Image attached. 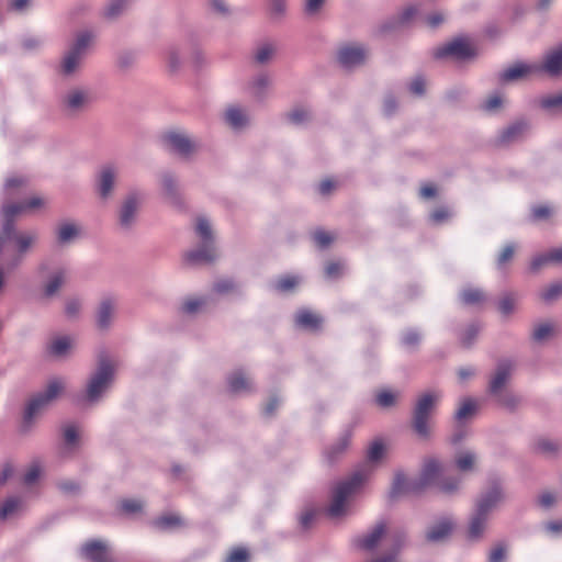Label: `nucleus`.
<instances>
[{
    "label": "nucleus",
    "mask_w": 562,
    "mask_h": 562,
    "mask_svg": "<svg viewBox=\"0 0 562 562\" xmlns=\"http://www.w3.org/2000/svg\"><path fill=\"white\" fill-rule=\"evenodd\" d=\"M553 331L552 325L544 323L538 325L532 333V338L536 341H542L547 339Z\"/></svg>",
    "instance_id": "obj_43"
},
{
    "label": "nucleus",
    "mask_w": 562,
    "mask_h": 562,
    "mask_svg": "<svg viewBox=\"0 0 562 562\" xmlns=\"http://www.w3.org/2000/svg\"><path fill=\"white\" fill-rule=\"evenodd\" d=\"M512 370L513 364L510 361H502L498 363L496 372L490 381V392L498 396L499 403L508 408H514L517 401L510 395L503 396L501 391L508 381Z\"/></svg>",
    "instance_id": "obj_11"
},
{
    "label": "nucleus",
    "mask_w": 562,
    "mask_h": 562,
    "mask_svg": "<svg viewBox=\"0 0 562 562\" xmlns=\"http://www.w3.org/2000/svg\"><path fill=\"white\" fill-rule=\"evenodd\" d=\"M514 254H515V246L513 244L506 245L503 248V250L501 251V254L498 255L497 265L498 266L505 265L514 257Z\"/></svg>",
    "instance_id": "obj_55"
},
{
    "label": "nucleus",
    "mask_w": 562,
    "mask_h": 562,
    "mask_svg": "<svg viewBox=\"0 0 562 562\" xmlns=\"http://www.w3.org/2000/svg\"><path fill=\"white\" fill-rule=\"evenodd\" d=\"M350 442V435L345 434L338 441V443L328 451V459H335L339 453L345 451Z\"/></svg>",
    "instance_id": "obj_44"
},
{
    "label": "nucleus",
    "mask_w": 562,
    "mask_h": 562,
    "mask_svg": "<svg viewBox=\"0 0 562 562\" xmlns=\"http://www.w3.org/2000/svg\"><path fill=\"white\" fill-rule=\"evenodd\" d=\"M506 555V550L503 546L495 547L488 557V562H502Z\"/></svg>",
    "instance_id": "obj_61"
},
{
    "label": "nucleus",
    "mask_w": 562,
    "mask_h": 562,
    "mask_svg": "<svg viewBox=\"0 0 562 562\" xmlns=\"http://www.w3.org/2000/svg\"><path fill=\"white\" fill-rule=\"evenodd\" d=\"M366 57V49L358 45L347 44L338 50V61L346 68L361 65Z\"/></svg>",
    "instance_id": "obj_14"
},
{
    "label": "nucleus",
    "mask_w": 562,
    "mask_h": 562,
    "mask_svg": "<svg viewBox=\"0 0 562 562\" xmlns=\"http://www.w3.org/2000/svg\"><path fill=\"white\" fill-rule=\"evenodd\" d=\"M442 473L441 464L434 458L426 459L423 465L422 474L417 481H408L402 473H396L390 496L395 498L403 494H416L430 484H437L441 491L451 493L457 490L459 482H443L440 480Z\"/></svg>",
    "instance_id": "obj_1"
},
{
    "label": "nucleus",
    "mask_w": 562,
    "mask_h": 562,
    "mask_svg": "<svg viewBox=\"0 0 562 562\" xmlns=\"http://www.w3.org/2000/svg\"><path fill=\"white\" fill-rule=\"evenodd\" d=\"M41 474L40 465L32 464L29 470L25 472L23 481L25 484H33Z\"/></svg>",
    "instance_id": "obj_56"
},
{
    "label": "nucleus",
    "mask_w": 562,
    "mask_h": 562,
    "mask_svg": "<svg viewBox=\"0 0 562 562\" xmlns=\"http://www.w3.org/2000/svg\"><path fill=\"white\" fill-rule=\"evenodd\" d=\"M475 456L472 452H462L456 457V465L460 471H469L474 467Z\"/></svg>",
    "instance_id": "obj_33"
},
{
    "label": "nucleus",
    "mask_w": 562,
    "mask_h": 562,
    "mask_svg": "<svg viewBox=\"0 0 562 562\" xmlns=\"http://www.w3.org/2000/svg\"><path fill=\"white\" fill-rule=\"evenodd\" d=\"M383 453H384V445H383L382 440L376 439L370 445L368 452H367V458L370 462H376L383 457Z\"/></svg>",
    "instance_id": "obj_36"
},
{
    "label": "nucleus",
    "mask_w": 562,
    "mask_h": 562,
    "mask_svg": "<svg viewBox=\"0 0 562 562\" xmlns=\"http://www.w3.org/2000/svg\"><path fill=\"white\" fill-rule=\"evenodd\" d=\"M503 494L498 484H493L488 492L483 494L476 503L475 514L468 530L470 539H477L483 533L488 514L501 503Z\"/></svg>",
    "instance_id": "obj_4"
},
{
    "label": "nucleus",
    "mask_w": 562,
    "mask_h": 562,
    "mask_svg": "<svg viewBox=\"0 0 562 562\" xmlns=\"http://www.w3.org/2000/svg\"><path fill=\"white\" fill-rule=\"evenodd\" d=\"M91 42L92 35L89 32L80 33L77 36L72 47L63 59L61 71L64 75H70L79 67Z\"/></svg>",
    "instance_id": "obj_10"
},
{
    "label": "nucleus",
    "mask_w": 562,
    "mask_h": 562,
    "mask_svg": "<svg viewBox=\"0 0 562 562\" xmlns=\"http://www.w3.org/2000/svg\"><path fill=\"white\" fill-rule=\"evenodd\" d=\"M503 104V100H502V97L499 94H493V95H490L485 102L483 103V109L485 111H488V112H492V111H496L497 109H499Z\"/></svg>",
    "instance_id": "obj_54"
},
{
    "label": "nucleus",
    "mask_w": 562,
    "mask_h": 562,
    "mask_svg": "<svg viewBox=\"0 0 562 562\" xmlns=\"http://www.w3.org/2000/svg\"><path fill=\"white\" fill-rule=\"evenodd\" d=\"M250 554L247 548L245 547H234L232 548L224 562H249Z\"/></svg>",
    "instance_id": "obj_30"
},
{
    "label": "nucleus",
    "mask_w": 562,
    "mask_h": 562,
    "mask_svg": "<svg viewBox=\"0 0 562 562\" xmlns=\"http://www.w3.org/2000/svg\"><path fill=\"white\" fill-rule=\"evenodd\" d=\"M114 369L105 356H100L97 372L92 375L88 387L87 397L94 401L105 390L113 379Z\"/></svg>",
    "instance_id": "obj_9"
},
{
    "label": "nucleus",
    "mask_w": 562,
    "mask_h": 562,
    "mask_svg": "<svg viewBox=\"0 0 562 562\" xmlns=\"http://www.w3.org/2000/svg\"><path fill=\"white\" fill-rule=\"evenodd\" d=\"M294 321L296 326L312 331L318 330L323 323V318L317 313L307 308L297 311Z\"/></svg>",
    "instance_id": "obj_17"
},
{
    "label": "nucleus",
    "mask_w": 562,
    "mask_h": 562,
    "mask_svg": "<svg viewBox=\"0 0 562 562\" xmlns=\"http://www.w3.org/2000/svg\"><path fill=\"white\" fill-rule=\"evenodd\" d=\"M87 101V93L82 90H72L65 98V104L67 109L71 112H76L83 108Z\"/></svg>",
    "instance_id": "obj_25"
},
{
    "label": "nucleus",
    "mask_w": 562,
    "mask_h": 562,
    "mask_svg": "<svg viewBox=\"0 0 562 562\" xmlns=\"http://www.w3.org/2000/svg\"><path fill=\"white\" fill-rule=\"evenodd\" d=\"M182 525V520L179 516L173 514H168L160 516L155 520V526L159 529H168L173 527H179Z\"/></svg>",
    "instance_id": "obj_32"
},
{
    "label": "nucleus",
    "mask_w": 562,
    "mask_h": 562,
    "mask_svg": "<svg viewBox=\"0 0 562 562\" xmlns=\"http://www.w3.org/2000/svg\"><path fill=\"white\" fill-rule=\"evenodd\" d=\"M551 214L552 210L548 205H536L531 210V215L535 221L547 220Z\"/></svg>",
    "instance_id": "obj_51"
},
{
    "label": "nucleus",
    "mask_w": 562,
    "mask_h": 562,
    "mask_svg": "<svg viewBox=\"0 0 562 562\" xmlns=\"http://www.w3.org/2000/svg\"><path fill=\"white\" fill-rule=\"evenodd\" d=\"M447 56L462 60L475 56V49L468 38L459 37L436 49L435 52L436 58H442Z\"/></svg>",
    "instance_id": "obj_12"
},
{
    "label": "nucleus",
    "mask_w": 562,
    "mask_h": 562,
    "mask_svg": "<svg viewBox=\"0 0 562 562\" xmlns=\"http://www.w3.org/2000/svg\"><path fill=\"white\" fill-rule=\"evenodd\" d=\"M138 205H139V199L136 194H132L125 200V202L121 209V212H120V224L123 227L131 226Z\"/></svg>",
    "instance_id": "obj_19"
},
{
    "label": "nucleus",
    "mask_w": 562,
    "mask_h": 562,
    "mask_svg": "<svg viewBox=\"0 0 562 562\" xmlns=\"http://www.w3.org/2000/svg\"><path fill=\"white\" fill-rule=\"evenodd\" d=\"M453 529V524L449 519H443L437 525L431 527L426 537L428 541H440L450 535Z\"/></svg>",
    "instance_id": "obj_23"
},
{
    "label": "nucleus",
    "mask_w": 562,
    "mask_h": 562,
    "mask_svg": "<svg viewBox=\"0 0 562 562\" xmlns=\"http://www.w3.org/2000/svg\"><path fill=\"white\" fill-rule=\"evenodd\" d=\"M162 139L166 146L183 156L189 155L195 149V144L179 132L166 133Z\"/></svg>",
    "instance_id": "obj_16"
},
{
    "label": "nucleus",
    "mask_w": 562,
    "mask_h": 562,
    "mask_svg": "<svg viewBox=\"0 0 562 562\" xmlns=\"http://www.w3.org/2000/svg\"><path fill=\"white\" fill-rule=\"evenodd\" d=\"M78 227L72 223H65L59 226L58 240L60 243H67L78 235Z\"/></svg>",
    "instance_id": "obj_34"
},
{
    "label": "nucleus",
    "mask_w": 562,
    "mask_h": 562,
    "mask_svg": "<svg viewBox=\"0 0 562 562\" xmlns=\"http://www.w3.org/2000/svg\"><path fill=\"white\" fill-rule=\"evenodd\" d=\"M63 390L64 384L60 380L54 379L49 381L45 392L34 396L27 403L24 412V423L31 424L33 418L55 400Z\"/></svg>",
    "instance_id": "obj_8"
},
{
    "label": "nucleus",
    "mask_w": 562,
    "mask_h": 562,
    "mask_svg": "<svg viewBox=\"0 0 562 562\" xmlns=\"http://www.w3.org/2000/svg\"><path fill=\"white\" fill-rule=\"evenodd\" d=\"M562 294V283H553L541 292V300L550 303Z\"/></svg>",
    "instance_id": "obj_37"
},
{
    "label": "nucleus",
    "mask_w": 562,
    "mask_h": 562,
    "mask_svg": "<svg viewBox=\"0 0 562 562\" xmlns=\"http://www.w3.org/2000/svg\"><path fill=\"white\" fill-rule=\"evenodd\" d=\"M14 221H10V229L5 231L7 217L1 216V231H0V254L11 244L14 245L16 256L14 257L11 266L16 267L23 259V256L36 241L37 235L35 233H19L15 231Z\"/></svg>",
    "instance_id": "obj_5"
},
{
    "label": "nucleus",
    "mask_w": 562,
    "mask_h": 562,
    "mask_svg": "<svg viewBox=\"0 0 562 562\" xmlns=\"http://www.w3.org/2000/svg\"><path fill=\"white\" fill-rule=\"evenodd\" d=\"M370 470L367 465L356 470L351 476L340 483L334 490L333 499L328 507L330 517H339L345 513L346 502L352 496L369 477Z\"/></svg>",
    "instance_id": "obj_3"
},
{
    "label": "nucleus",
    "mask_w": 562,
    "mask_h": 562,
    "mask_svg": "<svg viewBox=\"0 0 562 562\" xmlns=\"http://www.w3.org/2000/svg\"><path fill=\"white\" fill-rule=\"evenodd\" d=\"M517 299L514 294L504 295L498 304L499 312L504 315H509L516 305Z\"/></svg>",
    "instance_id": "obj_42"
},
{
    "label": "nucleus",
    "mask_w": 562,
    "mask_h": 562,
    "mask_svg": "<svg viewBox=\"0 0 562 562\" xmlns=\"http://www.w3.org/2000/svg\"><path fill=\"white\" fill-rule=\"evenodd\" d=\"M206 300L204 297H189L182 304V311L187 314H193L204 306Z\"/></svg>",
    "instance_id": "obj_38"
},
{
    "label": "nucleus",
    "mask_w": 562,
    "mask_h": 562,
    "mask_svg": "<svg viewBox=\"0 0 562 562\" xmlns=\"http://www.w3.org/2000/svg\"><path fill=\"white\" fill-rule=\"evenodd\" d=\"M127 0H112L105 10V15L110 19L116 18L126 7Z\"/></svg>",
    "instance_id": "obj_45"
},
{
    "label": "nucleus",
    "mask_w": 562,
    "mask_h": 562,
    "mask_svg": "<svg viewBox=\"0 0 562 562\" xmlns=\"http://www.w3.org/2000/svg\"><path fill=\"white\" fill-rule=\"evenodd\" d=\"M548 263H562V247L552 249L548 254L536 256L530 263V270L538 272Z\"/></svg>",
    "instance_id": "obj_20"
},
{
    "label": "nucleus",
    "mask_w": 562,
    "mask_h": 562,
    "mask_svg": "<svg viewBox=\"0 0 562 562\" xmlns=\"http://www.w3.org/2000/svg\"><path fill=\"white\" fill-rule=\"evenodd\" d=\"M46 205V200L41 196H32L31 199L20 203L4 204L1 210V216L7 217L5 231L10 229V221L15 220L20 214L35 211Z\"/></svg>",
    "instance_id": "obj_13"
},
{
    "label": "nucleus",
    "mask_w": 562,
    "mask_h": 562,
    "mask_svg": "<svg viewBox=\"0 0 562 562\" xmlns=\"http://www.w3.org/2000/svg\"><path fill=\"white\" fill-rule=\"evenodd\" d=\"M115 170L112 166H105L100 172L99 191L102 198H106L114 184Z\"/></svg>",
    "instance_id": "obj_22"
},
{
    "label": "nucleus",
    "mask_w": 562,
    "mask_h": 562,
    "mask_svg": "<svg viewBox=\"0 0 562 562\" xmlns=\"http://www.w3.org/2000/svg\"><path fill=\"white\" fill-rule=\"evenodd\" d=\"M313 239L318 247L325 248L331 244L334 236L326 231L319 229L313 234Z\"/></svg>",
    "instance_id": "obj_46"
},
{
    "label": "nucleus",
    "mask_w": 562,
    "mask_h": 562,
    "mask_svg": "<svg viewBox=\"0 0 562 562\" xmlns=\"http://www.w3.org/2000/svg\"><path fill=\"white\" fill-rule=\"evenodd\" d=\"M384 533L385 524L379 522L369 535L361 538H357L355 540V544L359 549L371 550L379 543Z\"/></svg>",
    "instance_id": "obj_18"
},
{
    "label": "nucleus",
    "mask_w": 562,
    "mask_h": 562,
    "mask_svg": "<svg viewBox=\"0 0 562 562\" xmlns=\"http://www.w3.org/2000/svg\"><path fill=\"white\" fill-rule=\"evenodd\" d=\"M225 120L233 128H240L247 123L246 114L237 106H231L226 110Z\"/></svg>",
    "instance_id": "obj_27"
},
{
    "label": "nucleus",
    "mask_w": 562,
    "mask_h": 562,
    "mask_svg": "<svg viewBox=\"0 0 562 562\" xmlns=\"http://www.w3.org/2000/svg\"><path fill=\"white\" fill-rule=\"evenodd\" d=\"M539 71H544L550 76H558L562 72V46L548 53L542 65L518 63L504 70L499 79L503 82L513 81Z\"/></svg>",
    "instance_id": "obj_2"
},
{
    "label": "nucleus",
    "mask_w": 562,
    "mask_h": 562,
    "mask_svg": "<svg viewBox=\"0 0 562 562\" xmlns=\"http://www.w3.org/2000/svg\"><path fill=\"white\" fill-rule=\"evenodd\" d=\"M540 104L543 109H562V93L542 98Z\"/></svg>",
    "instance_id": "obj_48"
},
{
    "label": "nucleus",
    "mask_w": 562,
    "mask_h": 562,
    "mask_svg": "<svg viewBox=\"0 0 562 562\" xmlns=\"http://www.w3.org/2000/svg\"><path fill=\"white\" fill-rule=\"evenodd\" d=\"M439 398L440 395L437 393H425L416 403L413 426L420 437H427L429 435L428 418L436 404L439 402Z\"/></svg>",
    "instance_id": "obj_7"
},
{
    "label": "nucleus",
    "mask_w": 562,
    "mask_h": 562,
    "mask_svg": "<svg viewBox=\"0 0 562 562\" xmlns=\"http://www.w3.org/2000/svg\"><path fill=\"white\" fill-rule=\"evenodd\" d=\"M480 328L476 325H470L461 336V342L464 347H469L475 340Z\"/></svg>",
    "instance_id": "obj_50"
},
{
    "label": "nucleus",
    "mask_w": 562,
    "mask_h": 562,
    "mask_svg": "<svg viewBox=\"0 0 562 562\" xmlns=\"http://www.w3.org/2000/svg\"><path fill=\"white\" fill-rule=\"evenodd\" d=\"M477 403L472 398H465L462 401L459 409L456 413V419L462 420L475 413Z\"/></svg>",
    "instance_id": "obj_31"
},
{
    "label": "nucleus",
    "mask_w": 562,
    "mask_h": 562,
    "mask_svg": "<svg viewBox=\"0 0 562 562\" xmlns=\"http://www.w3.org/2000/svg\"><path fill=\"white\" fill-rule=\"evenodd\" d=\"M70 346L71 342L68 337H59L52 341L49 350L53 355L61 356L70 348Z\"/></svg>",
    "instance_id": "obj_35"
},
{
    "label": "nucleus",
    "mask_w": 562,
    "mask_h": 562,
    "mask_svg": "<svg viewBox=\"0 0 562 562\" xmlns=\"http://www.w3.org/2000/svg\"><path fill=\"white\" fill-rule=\"evenodd\" d=\"M65 277L63 272L56 273L45 286V295L53 296L63 285Z\"/></svg>",
    "instance_id": "obj_41"
},
{
    "label": "nucleus",
    "mask_w": 562,
    "mask_h": 562,
    "mask_svg": "<svg viewBox=\"0 0 562 562\" xmlns=\"http://www.w3.org/2000/svg\"><path fill=\"white\" fill-rule=\"evenodd\" d=\"M228 387L232 393L248 392L252 383L241 371H235L228 378Z\"/></svg>",
    "instance_id": "obj_21"
},
{
    "label": "nucleus",
    "mask_w": 562,
    "mask_h": 562,
    "mask_svg": "<svg viewBox=\"0 0 562 562\" xmlns=\"http://www.w3.org/2000/svg\"><path fill=\"white\" fill-rule=\"evenodd\" d=\"M409 90L416 95H422L425 92V80L422 77H416L412 81Z\"/></svg>",
    "instance_id": "obj_62"
},
{
    "label": "nucleus",
    "mask_w": 562,
    "mask_h": 562,
    "mask_svg": "<svg viewBox=\"0 0 562 562\" xmlns=\"http://www.w3.org/2000/svg\"><path fill=\"white\" fill-rule=\"evenodd\" d=\"M310 113L303 108H296L289 113V119L292 123L300 124L308 120Z\"/></svg>",
    "instance_id": "obj_53"
},
{
    "label": "nucleus",
    "mask_w": 562,
    "mask_h": 562,
    "mask_svg": "<svg viewBox=\"0 0 562 562\" xmlns=\"http://www.w3.org/2000/svg\"><path fill=\"white\" fill-rule=\"evenodd\" d=\"M560 449V445L547 438H540L535 443V450L544 456H553Z\"/></svg>",
    "instance_id": "obj_29"
},
{
    "label": "nucleus",
    "mask_w": 562,
    "mask_h": 562,
    "mask_svg": "<svg viewBox=\"0 0 562 562\" xmlns=\"http://www.w3.org/2000/svg\"><path fill=\"white\" fill-rule=\"evenodd\" d=\"M403 344L408 347H413L420 341V335L415 330H408L403 335Z\"/></svg>",
    "instance_id": "obj_57"
},
{
    "label": "nucleus",
    "mask_w": 562,
    "mask_h": 562,
    "mask_svg": "<svg viewBox=\"0 0 562 562\" xmlns=\"http://www.w3.org/2000/svg\"><path fill=\"white\" fill-rule=\"evenodd\" d=\"M213 290L220 294L228 293L234 290V283L231 280H220L214 284Z\"/></svg>",
    "instance_id": "obj_58"
},
{
    "label": "nucleus",
    "mask_w": 562,
    "mask_h": 562,
    "mask_svg": "<svg viewBox=\"0 0 562 562\" xmlns=\"http://www.w3.org/2000/svg\"><path fill=\"white\" fill-rule=\"evenodd\" d=\"M78 434L74 425H68L64 429V439L66 443L74 445L77 440Z\"/></svg>",
    "instance_id": "obj_63"
},
{
    "label": "nucleus",
    "mask_w": 562,
    "mask_h": 562,
    "mask_svg": "<svg viewBox=\"0 0 562 562\" xmlns=\"http://www.w3.org/2000/svg\"><path fill=\"white\" fill-rule=\"evenodd\" d=\"M376 402L382 407H390L395 403V395L390 391H381L376 395Z\"/></svg>",
    "instance_id": "obj_52"
},
{
    "label": "nucleus",
    "mask_w": 562,
    "mask_h": 562,
    "mask_svg": "<svg viewBox=\"0 0 562 562\" xmlns=\"http://www.w3.org/2000/svg\"><path fill=\"white\" fill-rule=\"evenodd\" d=\"M19 506L20 501L18 498H8L0 508V519H7L10 515H12L19 509Z\"/></svg>",
    "instance_id": "obj_40"
},
{
    "label": "nucleus",
    "mask_w": 562,
    "mask_h": 562,
    "mask_svg": "<svg viewBox=\"0 0 562 562\" xmlns=\"http://www.w3.org/2000/svg\"><path fill=\"white\" fill-rule=\"evenodd\" d=\"M299 284V278L294 276H284L276 282V289L280 292L293 290Z\"/></svg>",
    "instance_id": "obj_39"
},
{
    "label": "nucleus",
    "mask_w": 562,
    "mask_h": 562,
    "mask_svg": "<svg viewBox=\"0 0 562 562\" xmlns=\"http://www.w3.org/2000/svg\"><path fill=\"white\" fill-rule=\"evenodd\" d=\"M430 217L435 223H441L450 217V212L447 207H438L432 211Z\"/></svg>",
    "instance_id": "obj_59"
},
{
    "label": "nucleus",
    "mask_w": 562,
    "mask_h": 562,
    "mask_svg": "<svg viewBox=\"0 0 562 562\" xmlns=\"http://www.w3.org/2000/svg\"><path fill=\"white\" fill-rule=\"evenodd\" d=\"M195 232L198 236L204 241V245L193 251L184 255V261L188 265H199L212 262L215 257V248L213 247V235L209 221L204 217L196 220Z\"/></svg>",
    "instance_id": "obj_6"
},
{
    "label": "nucleus",
    "mask_w": 562,
    "mask_h": 562,
    "mask_svg": "<svg viewBox=\"0 0 562 562\" xmlns=\"http://www.w3.org/2000/svg\"><path fill=\"white\" fill-rule=\"evenodd\" d=\"M539 505L548 508L555 503V496L551 492H543L538 498Z\"/></svg>",
    "instance_id": "obj_64"
},
{
    "label": "nucleus",
    "mask_w": 562,
    "mask_h": 562,
    "mask_svg": "<svg viewBox=\"0 0 562 562\" xmlns=\"http://www.w3.org/2000/svg\"><path fill=\"white\" fill-rule=\"evenodd\" d=\"M82 554L91 562H114L108 546L100 540H91L85 543Z\"/></svg>",
    "instance_id": "obj_15"
},
{
    "label": "nucleus",
    "mask_w": 562,
    "mask_h": 562,
    "mask_svg": "<svg viewBox=\"0 0 562 562\" xmlns=\"http://www.w3.org/2000/svg\"><path fill=\"white\" fill-rule=\"evenodd\" d=\"M342 266L340 262L331 261L325 267L326 276L329 278H336L341 273Z\"/></svg>",
    "instance_id": "obj_60"
},
{
    "label": "nucleus",
    "mask_w": 562,
    "mask_h": 562,
    "mask_svg": "<svg viewBox=\"0 0 562 562\" xmlns=\"http://www.w3.org/2000/svg\"><path fill=\"white\" fill-rule=\"evenodd\" d=\"M120 507L123 513L134 514L142 510L143 504L137 499H123Z\"/></svg>",
    "instance_id": "obj_47"
},
{
    "label": "nucleus",
    "mask_w": 562,
    "mask_h": 562,
    "mask_svg": "<svg viewBox=\"0 0 562 562\" xmlns=\"http://www.w3.org/2000/svg\"><path fill=\"white\" fill-rule=\"evenodd\" d=\"M526 124L519 122L507 127L499 136L498 143L502 145L517 140L525 132Z\"/></svg>",
    "instance_id": "obj_28"
},
{
    "label": "nucleus",
    "mask_w": 562,
    "mask_h": 562,
    "mask_svg": "<svg viewBox=\"0 0 562 562\" xmlns=\"http://www.w3.org/2000/svg\"><path fill=\"white\" fill-rule=\"evenodd\" d=\"M113 312L114 302L111 299L103 300L98 311V325L100 328H106L109 326Z\"/></svg>",
    "instance_id": "obj_26"
},
{
    "label": "nucleus",
    "mask_w": 562,
    "mask_h": 562,
    "mask_svg": "<svg viewBox=\"0 0 562 562\" xmlns=\"http://www.w3.org/2000/svg\"><path fill=\"white\" fill-rule=\"evenodd\" d=\"M274 49L272 45L265 44L258 48L255 58L259 64H263L272 57Z\"/></svg>",
    "instance_id": "obj_49"
},
{
    "label": "nucleus",
    "mask_w": 562,
    "mask_h": 562,
    "mask_svg": "<svg viewBox=\"0 0 562 562\" xmlns=\"http://www.w3.org/2000/svg\"><path fill=\"white\" fill-rule=\"evenodd\" d=\"M460 300L464 305L477 306L485 301V294L480 289L469 286L460 292Z\"/></svg>",
    "instance_id": "obj_24"
}]
</instances>
